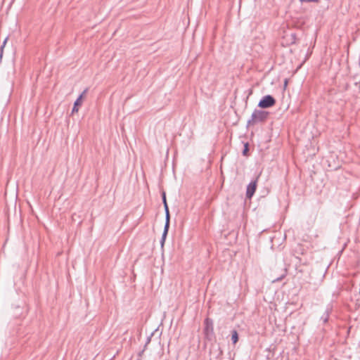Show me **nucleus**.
I'll use <instances>...</instances> for the list:
<instances>
[{
	"label": "nucleus",
	"instance_id": "9b49d317",
	"mask_svg": "<svg viewBox=\"0 0 360 360\" xmlns=\"http://www.w3.org/2000/svg\"><path fill=\"white\" fill-rule=\"evenodd\" d=\"M248 143H245V148H244V150H243V154L244 155H246V153H247V152H248Z\"/></svg>",
	"mask_w": 360,
	"mask_h": 360
},
{
	"label": "nucleus",
	"instance_id": "7ed1b4c3",
	"mask_svg": "<svg viewBox=\"0 0 360 360\" xmlns=\"http://www.w3.org/2000/svg\"><path fill=\"white\" fill-rule=\"evenodd\" d=\"M204 332L207 338L212 337L214 334L213 321L209 318H206L204 321Z\"/></svg>",
	"mask_w": 360,
	"mask_h": 360
},
{
	"label": "nucleus",
	"instance_id": "39448f33",
	"mask_svg": "<svg viewBox=\"0 0 360 360\" xmlns=\"http://www.w3.org/2000/svg\"><path fill=\"white\" fill-rule=\"evenodd\" d=\"M86 91H87V89L84 90V91L82 93V94L75 101V102L74 103V106H73V108L72 109V114L75 113V112H78V110H79L78 106L82 105V97L86 93Z\"/></svg>",
	"mask_w": 360,
	"mask_h": 360
},
{
	"label": "nucleus",
	"instance_id": "4468645a",
	"mask_svg": "<svg viewBox=\"0 0 360 360\" xmlns=\"http://www.w3.org/2000/svg\"><path fill=\"white\" fill-rule=\"evenodd\" d=\"M165 211V212L169 210L168 205L167 203H165V205H164Z\"/></svg>",
	"mask_w": 360,
	"mask_h": 360
},
{
	"label": "nucleus",
	"instance_id": "f03ea898",
	"mask_svg": "<svg viewBox=\"0 0 360 360\" xmlns=\"http://www.w3.org/2000/svg\"><path fill=\"white\" fill-rule=\"evenodd\" d=\"M276 103L275 98L271 95H266L262 97L258 103V106L261 108H268Z\"/></svg>",
	"mask_w": 360,
	"mask_h": 360
},
{
	"label": "nucleus",
	"instance_id": "1a4fd4ad",
	"mask_svg": "<svg viewBox=\"0 0 360 360\" xmlns=\"http://www.w3.org/2000/svg\"><path fill=\"white\" fill-rule=\"evenodd\" d=\"M329 318V313L328 311H326L324 314L321 316V319L323 321V323H326Z\"/></svg>",
	"mask_w": 360,
	"mask_h": 360
},
{
	"label": "nucleus",
	"instance_id": "ddd939ff",
	"mask_svg": "<svg viewBox=\"0 0 360 360\" xmlns=\"http://www.w3.org/2000/svg\"><path fill=\"white\" fill-rule=\"evenodd\" d=\"M6 41H7V38H6V39H5V40H4V43H3V45H2V46H1V50L4 49V46H5L6 43ZM1 56H2V52H1V54H0V57H1Z\"/></svg>",
	"mask_w": 360,
	"mask_h": 360
},
{
	"label": "nucleus",
	"instance_id": "9d476101",
	"mask_svg": "<svg viewBox=\"0 0 360 360\" xmlns=\"http://www.w3.org/2000/svg\"><path fill=\"white\" fill-rule=\"evenodd\" d=\"M162 202H163L164 205H165V203H167V202L166 195H165V192H162Z\"/></svg>",
	"mask_w": 360,
	"mask_h": 360
},
{
	"label": "nucleus",
	"instance_id": "f257e3e1",
	"mask_svg": "<svg viewBox=\"0 0 360 360\" xmlns=\"http://www.w3.org/2000/svg\"><path fill=\"white\" fill-rule=\"evenodd\" d=\"M269 115V112L261 110H255L252 115L251 118L248 121V124L249 125L255 124L256 123L264 121Z\"/></svg>",
	"mask_w": 360,
	"mask_h": 360
},
{
	"label": "nucleus",
	"instance_id": "2eb2a0df",
	"mask_svg": "<svg viewBox=\"0 0 360 360\" xmlns=\"http://www.w3.org/2000/svg\"><path fill=\"white\" fill-rule=\"evenodd\" d=\"M283 276H282L281 278H276V279H274V280L273 281V282H275V281H280V280H281V279L283 278Z\"/></svg>",
	"mask_w": 360,
	"mask_h": 360
},
{
	"label": "nucleus",
	"instance_id": "f8f14e48",
	"mask_svg": "<svg viewBox=\"0 0 360 360\" xmlns=\"http://www.w3.org/2000/svg\"><path fill=\"white\" fill-rule=\"evenodd\" d=\"M301 3L303 2H318L319 0H300Z\"/></svg>",
	"mask_w": 360,
	"mask_h": 360
},
{
	"label": "nucleus",
	"instance_id": "423d86ee",
	"mask_svg": "<svg viewBox=\"0 0 360 360\" xmlns=\"http://www.w3.org/2000/svg\"><path fill=\"white\" fill-rule=\"evenodd\" d=\"M168 231H169V229L164 228V231H163V233H162V238H161V240H160V244H161L162 247H163V245H164V243H165V239H166Z\"/></svg>",
	"mask_w": 360,
	"mask_h": 360
},
{
	"label": "nucleus",
	"instance_id": "6e6552de",
	"mask_svg": "<svg viewBox=\"0 0 360 360\" xmlns=\"http://www.w3.org/2000/svg\"><path fill=\"white\" fill-rule=\"evenodd\" d=\"M231 340L233 344H236L238 340V333L236 330H233L231 335Z\"/></svg>",
	"mask_w": 360,
	"mask_h": 360
},
{
	"label": "nucleus",
	"instance_id": "0eeeda50",
	"mask_svg": "<svg viewBox=\"0 0 360 360\" xmlns=\"http://www.w3.org/2000/svg\"><path fill=\"white\" fill-rule=\"evenodd\" d=\"M169 219H170V215H169V211H167L165 212V224L164 228H169Z\"/></svg>",
	"mask_w": 360,
	"mask_h": 360
},
{
	"label": "nucleus",
	"instance_id": "20e7f679",
	"mask_svg": "<svg viewBox=\"0 0 360 360\" xmlns=\"http://www.w3.org/2000/svg\"><path fill=\"white\" fill-rule=\"evenodd\" d=\"M258 178H259V176H257L255 181H251L248 185L247 190H246V197L248 198H251L253 196V195L256 191V188H257V182Z\"/></svg>",
	"mask_w": 360,
	"mask_h": 360
}]
</instances>
